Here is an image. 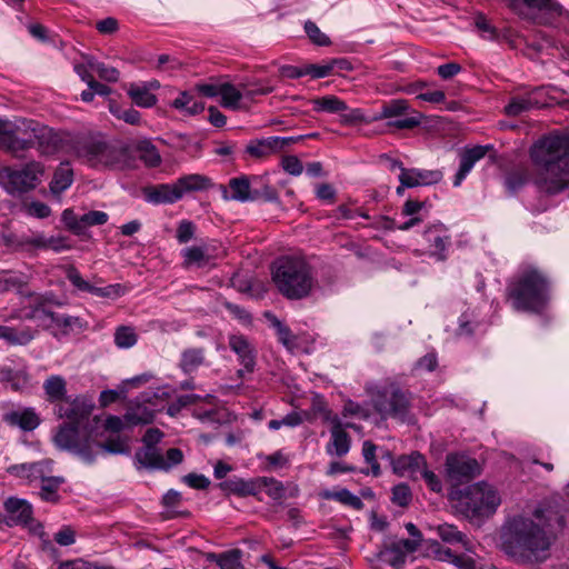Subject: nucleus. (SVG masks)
<instances>
[{"instance_id": "nucleus-1", "label": "nucleus", "mask_w": 569, "mask_h": 569, "mask_svg": "<svg viewBox=\"0 0 569 569\" xmlns=\"http://www.w3.org/2000/svg\"><path fill=\"white\" fill-rule=\"evenodd\" d=\"M536 167L535 184L542 192L557 194L569 188V141L550 134L538 140L530 149Z\"/></svg>"}, {"instance_id": "nucleus-2", "label": "nucleus", "mask_w": 569, "mask_h": 569, "mask_svg": "<svg viewBox=\"0 0 569 569\" xmlns=\"http://www.w3.org/2000/svg\"><path fill=\"white\" fill-rule=\"evenodd\" d=\"M507 298L517 311L540 312L550 299L549 280L536 267H523L508 283Z\"/></svg>"}, {"instance_id": "nucleus-3", "label": "nucleus", "mask_w": 569, "mask_h": 569, "mask_svg": "<svg viewBox=\"0 0 569 569\" xmlns=\"http://www.w3.org/2000/svg\"><path fill=\"white\" fill-rule=\"evenodd\" d=\"M272 279L279 291L290 299L306 297L313 284L310 268L301 258L279 259L272 272Z\"/></svg>"}, {"instance_id": "nucleus-4", "label": "nucleus", "mask_w": 569, "mask_h": 569, "mask_svg": "<svg viewBox=\"0 0 569 569\" xmlns=\"http://www.w3.org/2000/svg\"><path fill=\"white\" fill-rule=\"evenodd\" d=\"M72 149L76 157L91 167H108L114 169L131 167V161L126 149L109 146L102 141L81 138L74 142Z\"/></svg>"}, {"instance_id": "nucleus-5", "label": "nucleus", "mask_w": 569, "mask_h": 569, "mask_svg": "<svg viewBox=\"0 0 569 569\" xmlns=\"http://www.w3.org/2000/svg\"><path fill=\"white\" fill-rule=\"evenodd\" d=\"M502 551L519 565L541 562L549 557L552 536H501Z\"/></svg>"}, {"instance_id": "nucleus-6", "label": "nucleus", "mask_w": 569, "mask_h": 569, "mask_svg": "<svg viewBox=\"0 0 569 569\" xmlns=\"http://www.w3.org/2000/svg\"><path fill=\"white\" fill-rule=\"evenodd\" d=\"M47 129L32 120L19 119L9 121L0 119V148L12 153L24 150L40 138Z\"/></svg>"}, {"instance_id": "nucleus-7", "label": "nucleus", "mask_w": 569, "mask_h": 569, "mask_svg": "<svg viewBox=\"0 0 569 569\" xmlns=\"http://www.w3.org/2000/svg\"><path fill=\"white\" fill-rule=\"evenodd\" d=\"M210 179L199 173L180 177L173 183H162L144 190L146 199L152 203H173L186 193L204 190L210 187Z\"/></svg>"}, {"instance_id": "nucleus-8", "label": "nucleus", "mask_w": 569, "mask_h": 569, "mask_svg": "<svg viewBox=\"0 0 569 569\" xmlns=\"http://www.w3.org/2000/svg\"><path fill=\"white\" fill-rule=\"evenodd\" d=\"M54 443L62 450L73 452L86 463L94 461L93 445L87 425L63 423L54 436Z\"/></svg>"}, {"instance_id": "nucleus-9", "label": "nucleus", "mask_w": 569, "mask_h": 569, "mask_svg": "<svg viewBox=\"0 0 569 569\" xmlns=\"http://www.w3.org/2000/svg\"><path fill=\"white\" fill-rule=\"evenodd\" d=\"M500 503L497 491L485 482L469 486L460 497V507L470 518L488 516Z\"/></svg>"}, {"instance_id": "nucleus-10", "label": "nucleus", "mask_w": 569, "mask_h": 569, "mask_svg": "<svg viewBox=\"0 0 569 569\" xmlns=\"http://www.w3.org/2000/svg\"><path fill=\"white\" fill-rule=\"evenodd\" d=\"M388 119V126L397 130L413 129L421 123L422 114L410 108L405 99H392L381 106L379 113L372 116L373 121Z\"/></svg>"}, {"instance_id": "nucleus-11", "label": "nucleus", "mask_w": 569, "mask_h": 569, "mask_svg": "<svg viewBox=\"0 0 569 569\" xmlns=\"http://www.w3.org/2000/svg\"><path fill=\"white\" fill-rule=\"evenodd\" d=\"M7 244L21 252H33L37 250H53L60 252L69 249L63 237H46L43 232L31 231L6 237Z\"/></svg>"}, {"instance_id": "nucleus-12", "label": "nucleus", "mask_w": 569, "mask_h": 569, "mask_svg": "<svg viewBox=\"0 0 569 569\" xmlns=\"http://www.w3.org/2000/svg\"><path fill=\"white\" fill-rule=\"evenodd\" d=\"M43 174V167L39 162H30L19 170L4 167L0 170V184L9 193H21L33 189Z\"/></svg>"}, {"instance_id": "nucleus-13", "label": "nucleus", "mask_w": 569, "mask_h": 569, "mask_svg": "<svg viewBox=\"0 0 569 569\" xmlns=\"http://www.w3.org/2000/svg\"><path fill=\"white\" fill-rule=\"evenodd\" d=\"M372 403L381 417H399L402 418L409 407L408 398L397 388L390 386L388 388L371 387L368 388Z\"/></svg>"}, {"instance_id": "nucleus-14", "label": "nucleus", "mask_w": 569, "mask_h": 569, "mask_svg": "<svg viewBox=\"0 0 569 569\" xmlns=\"http://www.w3.org/2000/svg\"><path fill=\"white\" fill-rule=\"evenodd\" d=\"M224 249L218 242H208L199 246L186 247L181 250L184 269L213 267L216 260L224 256Z\"/></svg>"}, {"instance_id": "nucleus-15", "label": "nucleus", "mask_w": 569, "mask_h": 569, "mask_svg": "<svg viewBox=\"0 0 569 569\" xmlns=\"http://www.w3.org/2000/svg\"><path fill=\"white\" fill-rule=\"evenodd\" d=\"M93 408V401L87 396H69L54 407V413L61 419H67V423L88 425Z\"/></svg>"}, {"instance_id": "nucleus-16", "label": "nucleus", "mask_w": 569, "mask_h": 569, "mask_svg": "<svg viewBox=\"0 0 569 569\" xmlns=\"http://www.w3.org/2000/svg\"><path fill=\"white\" fill-rule=\"evenodd\" d=\"M44 298L40 295L32 293L30 295V302L34 305V309L26 313V318L34 319L39 318L40 315H46L50 317L52 323L63 333L68 335L74 330H82L83 323L78 317L67 316V315H58L53 312H48L43 309Z\"/></svg>"}, {"instance_id": "nucleus-17", "label": "nucleus", "mask_w": 569, "mask_h": 569, "mask_svg": "<svg viewBox=\"0 0 569 569\" xmlns=\"http://www.w3.org/2000/svg\"><path fill=\"white\" fill-rule=\"evenodd\" d=\"M68 280L79 291L89 292L101 298H118L124 295V287L116 283L107 287H96L86 281L78 269L73 266H67L64 268Z\"/></svg>"}, {"instance_id": "nucleus-18", "label": "nucleus", "mask_w": 569, "mask_h": 569, "mask_svg": "<svg viewBox=\"0 0 569 569\" xmlns=\"http://www.w3.org/2000/svg\"><path fill=\"white\" fill-rule=\"evenodd\" d=\"M446 470L451 480L465 481L480 475L481 468L473 458L463 455H448Z\"/></svg>"}, {"instance_id": "nucleus-19", "label": "nucleus", "mask_w": 569, "mask_h": 569, "mask_svg": "<svg viewBox=\"0 0 569 569\" xmlns=\"http://www.w3.org/2000/svg\"><path fill=\"white\" fill-rule=\"evenodd\" d=\"M426 242L427 253L437 260L443 261L447 258L446 251L450 246V236L442 223L429 226L422 234Z\"/></svg>"}, {"instance_id": "nucleus-20", "label": "nucleus", "mask_w": 569, "mask_h": 569, "mask_svg": "<svg viewBox=\"0 0 569 569\" xmlns=\"http://www.w3.org/2000/svg\"><path fill=\"white\" fill-rule=\"evenodd\" d=\"M418 546V539H401L398 542L386 543L379 557L395 569H400L406 562V557L415 552Z\"/></svg>"}, {"instance_id": "nucleus-21", "label": "nucleus", "mask_w": 569, "mask_h": 569, "mask_svg": "<svg viewBox=\"0 0 569 569\" xmlns=\"http://www.w3.org/2000/svg\"><path fill=\"white\" fill-rule=\"evenodd\" d=\"M4 506L8 512V523L10 526H22L30 531L38 530L39 523L31 518V506L26 500L9 498Z\"/></svg>"}, {"instance_id": "nucleus-22", "label": "nucleus", "mask_w": 569, "mask_h": 569, "mask_svg": "<svg viewBox=\"0 0 569 569\" xmlns=\"http://www.w3.org/2000/svg\"><path fill=\"white\" fill-rule=\"evenodd\" d=\"M300 139H302V137H268L266 139L252 140L247 144L246 151L253 158H267L273 153L281 151L284 147L289 146L290 143L297 142Z\"/></svg>"}, {"instance_id": "nucleus-23", "label": "nucleus", "mask_w": 569, "mask_h": 569, "mask_svg": "<svg viewBox=\"0 0 569 569\" xmlns=\"http://www.w3.org/2000/svg\"><path fill=\"white\" fill-rule=\"evenodd\" d=\"M399 167L401 169L399 174L400 183L407 188L429 186L442 179V173L439 170L406 169L400 163Z\"/></svg>"}, {"instance_id": "nucleus-24", "label": "nucleus", "mask_w": 569, "mask_h": 569, "mask_svg": "<svg viewBox=\"0 0 569 569\" xmlns=\"http://www.w3.org/2000/svg\"><path fill=\"white\" fill-rule=\"evenodd\" d=\"M388 458L391 461L393 472L400 477H415L417 473H420L423 467H426V459L419 452L402 455L396 459H392L391 455H388Z\"/></svg>"}, {"instance_id": "nucleus-25", "label": "nucleus", "mask_w": 569, "mask_h": 569, "mask_svg": "<svg viewBox=\"0 0 569 569\" xmlns=\"http://www.w3.org/2000/svg\"><path fill=\"white\" fill-rule=\"evenodd\" d=\"M229 347L238 356L244 369L252 372L256 366V352L249 340L242 335H232L229 337Z\"/></svg>"}, {"instance_id": "nucleus-26", "label": "nucleus", "mask_w": 569, "mask_h": 569, "mask_svg": "<svg viewBox=\"0 0 569 569\" xmlns=\"http://www.w3.org/2000/svg\"><path fill=\"white\" fill-rule=\"evenodd\" d=\"M0 382L14 391H22L30 386V376L24 366L3 365L0 367Z\"/></svg>"}, {"instance_id": "nucleus-27", "label": "nucleus", "mask_w": 569, "mask_h": 569, "mask_svg": "<svg viewBox=\"0 0 569 569\" xmlns=\"http://www.w3.org/2000/svg\"><path fill=\"white\" fill-rule=\"evenodd\" d=\"M535 520L522 515L515 516L506 522L507 533H538L545 531V527H540L545 518L540 511L535 513Z\"/></svg>"}, {"instance_id": "nucleus-28", "label": "nucleus", "mask_w": 569, "mask_h": 569, "mask_svg": "<svg viewBox=\"0 0 569 569\" xmlns=\"http://www.w3.org/2000/svg\"><path fill=\"white\" fill-rule=\"evenodd\" d=\"M331 440L327 445V452L329 455L342 457L349 452L351 440L337 417L331 419Z\"/></svg>"}, {"instance_id": "nucleus-29", "label": "nucleus", "mask_w": 569, "mask_h": 569, "mask_svg": "<svg viewBox=\"0 0 569 569\" xmlns=\"http://www.w3.org/2000/svg\"><path fill=\"white\" fill-rule=\"evenodd\" d=\"M489 149V146H476L461 152L460 168L453 181L456 187L461 184L462 180L471 171L475 163L481 160L487 154Z\"/></svg>"}, {"instance_id": "nucleus-30", "label": "nucleus", "mask_w": 569, "mask_h": 569, "mask_svg": "<svg viewBox=\"0 0 569 569\" xmlns=\"http://www.w3.org/2000/svg\"><path fill=\"white\" fill-rule=\"evenodd\" d=\"M222 197L224 200H234L239 202L254 200V196L251 193L249 177L241 176L231 178L228 183V189H223Z\"/></svg>"}, {"instance_id": "nucleus-31", "label": "nucleus", "mask_w": 569, "mask_h": 569, "mask_svg": "<svg viewBox=\"0 0 569 569\" xmlns=\"http://www.w3.org/2000/svg\"><path fill=\"white\" fill-rule=\"evenodd\" d=\"M43 391L48 402L58 403L64 401L68 396L67 380L60 375H51L43 381Z\"/></svg>"}, {"instance_id": "nucleus-32", "label": "nucleus", "mask_w": 569, "mask_h": 569, "mask_svg": "<svg viewBox=\"0 0 569 569\" xmlns=\"http://www.w3.org/2000/svg\"><path fill=\"white\" fill-rule=\"evenodd\" d=\"M226 495L238 497L257 496V478L244 480L242 478H231L218 485Z\"/></svg>"}, {"instance_id": "nucleus-33", "label": "nucleus", "mask_w": 569, "mask_h": 569, "mask_svg": "<svg viewBox=\"0 0 569 569\" xmlns=\"http://www.w3.org/2000/svg\"><path fill=\"white\" fill-rule=\"evenodd\" d=\"M3 419L8 425L27 431L36 429L40 423V419L32 408L10 411L4 415Z\"/></svg>"}, {"instance_id": "nucleus-34", "label": "nucleus", "mask_w": 569, "mask_h": 569, "mask_svg": "<svg viewBox=\"0 0 569 569\" xmlns=\"http://www.w3.org/2000/svg\"><path fill=\"white\" fill-rule=\"evenodd\" d=\"M220 104L223 108L231 110H240L242 106V100L246 98L242 82L239 86H234L230 82L220 83Z\"/></svg>"}, {"instance_id": "nucleus-35", "label": "nucleus", "mask_w": 569, "mask_h": 569, "mask_svg": "<svg viewBox=\"0 0 569 569\" xmlns=\"http://www.w3.org/2000/svg\"><path fill=\"white\" fill-rule=\"evenodd\" d=\"M208 559L212 560L220 569H246L242 563V552L239 549L211 553Z\"/></svg>"}, {"instance_id": "nucleus-36", "label": "nucleus", "mask_w": 569, "mask_h": 569, "mask_svg": "<svg viewBox=\"0 0 569 569\" xmlns=\"http://www.w3.org/2000/svg\"><path fill=\"white\" fill-rule=\"evenodd\" d=\"M206 362L202 348H188L182 351L179 366L184 373L197 371Z\"/></svg>"}, {"instance_id": "nucleus-37", "label": "nucleus", "mask_w": 569, "mask_h": 569, "mask_svg": "<svg viewBox=\"0 0 569 569\" xmlns=\"http://www.w3.org/2000/svg\"><path fill=\"white\" fill-rule=\"evenodd\" d=\"M127 93L132 102L140 108H151L158 101L156 94L150 92L148 87L142 86V83H130Z\"/></svg>"}, {"instance_id": "nucleus-38", "label": "nucleus", "mask_w": 569, "mask_h": 569, "mask_svg": "<svg viewBox=\"0 0 569 569\" xmlns=\"http://www.w3.org/2000/svg\"><path fill=\"white\" fill-rule=\"evenodd\" d=\"M73 181V170L68 162H62L56 170L50 190L52 193L59 194L67 190Z\"/></svg>"}, {"instance_id": "nucleus-39", "label": "nucleus", "mask_w": 569, "mask_h": 569, "mask_svg": "<svg viewBox=\"0 0 569 569\" xmlns=\"http://www.w3.org/2000/svg\"><path fill=\"white\" fill-rule=\"evenodd\" d=\"M319 496L322 499L336 500L356 510H360L363 507V502L361 501V499L358 496L350 492L348 489L323 490L319 493Z\"/></svg>"}, {"instance_id": "nucleus-40", "label": "nucleus", "mask_w": 569, "mask_h": 569, "mask_svg": "<svg viewBox=\"0 0 569 569\" xmlns=\"http://www.w3.org/2000/svg\"><path fill=\"white\" fill-rule=\"evenodd\" d=\"M172 107L189 116L199 114L204 110V103L196 100L189 91L180 92L179 97L172 101Z\"/></svg>"}, {"instance_id": "nucleus-41", "label": "nucleus", "mask_w": 569, "mask_h": 569, "mask_svg": "<svg viewBox=\"0 0 569 569\" xmlns=\"http://www.w3.org/2000/svg\"><path fill=\"white\" fill-rule=\"evenodd\" d=\"M317 112L338 113L348 109L346 102L336 96H323L310 100Z\"/></svg>"}, {"instance_id": "nucleus-42", "label": "nucleus", "mask_w": 569, "mask_h": 569, "mask_svg": "<svg viewBox=\"0 0 569 569\" xmlns=\"http://www.w3.org/2000/svg\"><path fill=\"white\" fill-rule=\"evenodd\" d=\"M134 151L147 167L154 168L161 163V156L158 149L149 140L139 141L134 147Z\"/></svg>"}, {"instance_id": "nucleus-43", "label": "nucleus", "mask_w": 569, "mask_h": 569, "mask_svg": "<svg viewBox=\"0 0 569 569\" xmlns=\"http://www.w3.org/2000/svg\"><path fill=\"white\" fill-rule=\"evenodd\" d=\"M261 491H264L273 500H280L284 497L282 483L273 478H257V495Z\"/></svg>"}, {"instance_id": "nucleus-44", "label": "nucleus", "mask_w": 569, "mask_h": 569, "mask_svg": "<svg viewBox=\"0 0 569 569\" xmlns=\"http://www.w3.org/2000/svg\"><path fill=\"white\" fill-rule=\"evenodd\" d=\"M137 461L148 468H158L162 469V455L156 447L149 446L144 447L142 450L136 453Z\"/></svg>"}, {"instance_id": "nucleus-45", "label": "nucleus", "mask_w": 569, "mask_h": 569, "mask_svg": "<svg viewBox=\"0 0 569 569\" xmlns=\"http://www.w3.org/2000/svg\"><path fill=\"white\" fill-rule=\"evenodd\" d=\"M153 418L154 410L141 405L130 408L124 415V420L128 425L150 423Z\"/></svg>"}, {"instance_id": "nucleus-46", "label": "nucleus", "mask_w": 569, "mask_h": 569, "mask_svg": "<svg viewBox=\"0 0 569 569\" xmlns=\"http://www.w3.org/2000/svg\"><path fill=\"white\" fill-rule=\"evenodd\" d=\"M28 283V277L12 271H0V292L21 288Z\"/></svg>"}, {"instance_id": "nucleus-47", "label": "nucleus", "mask_w": 569, "mask_h": 569, "mask_svg": "<svg viewBox=\"0 0 569 569\" xmlns=\"http://www.w3.org/2000/svg\"><path fill=\"white\" fill-rule=\"evenodd\" d=\"M508 6L518 14H522V8L527 7L537 10H552L555 8L553 0H506Z\"/></svg>"}, {"instance_id": "nucleus-48", "label": "nucleus", "mask_w": 569, "mask_h": 569, "mask_svg": "<svg viewBox=\"0 0 569 569\" xmlns=\"http://www.w3.org/2000/svg\"><path fill=\"white\" fill-rule=\"evenodd\" d=\"M138 341V336L132 327L120 326L114 332V343L118 348L128 349Z\"/></svg>"}, {"instance_id": "nucleus-49", "label": "nucleus", "mask_w": 569, "mask_h": 569, "mask_svg": "<svg viewBox=\"0 0 569 569\" xmlns=\"http://www.w3.org/2000/svg\"><path fill=\"white\" fill-rule=\"evenodd\" d=\"M271 323L277 330L279 341L288 349L295 350L297 348V337L291 330L279 321L276 317L271 318Z\"/></svg>"}, {"instance_id": "nucleus-50", "label": "nucleus", "mask_w": 569, "mask_h": 569, "mask_svg": "<svg viewBox=\"0 0 569 569\" xmlns=\"http://www.w3.org/2000/svg\"><path fill=\"white\" fill-rule=\"evenodd\" d=\"M63 482L60 478H47L41 481L40 497L44 501L56 502L59 499L58 489Z\"/></svg>"}, {"instance_id": "nucleus-51", "label": "nucleus", "mask_w": 569, "mask_h": 569, "mask_svg": "<svg viewBox=\"0 0 569 569\" xmlns=\"http://www.w3.org/2000/svg\"><path fill=\"white\" fill-rule=\"evenodd\" d=\"M93 445V453L97 456L99 449H103L110 453H123L127 451V443L120 437H114L108 439L104 443H98L93 438H91Z\"/></svg>"}, {"instance_id": "nucleus-52", "label": "nucleus", "mask_w": 569, "mask_h": 569, "mask_svg": "<svg viewBox=\"0 0 569 569\" xmlns=\"http://www.w3.org/2000/svg\"><path fill=\"white\" fill-rule=\"evenodd\" d=\"M109 110L114 117L123 120L124 122H127L129 124H139L140 123V112L133 108L122 109L114 101H110Z\"/></svg>"}, {"instance_id": "nucleus-53", "label": "nucleus", "mask_w": 569, "mask_h": 569, "mask_svg": "<svg viewBox=\"0 0 569 569\" xmlns=\"http://www.w3.org/2000/svg\"><path fill=\"white\" fill-rule=\"evenodd\" d=\"M437 557L440 560H448L455 563L459 569H476L475 562L471 559L462 558L456 555L451 549H440L438 548L436 551Z\"/></svg>"}, {"instance_id": "nucleus-54", "label": "nucleus", "mask_w": 569, "mask_h": 569, "mask_svg": "<svg viewBox=\"0 0 569 569\" xmlns=\"http://www.w3.org/2000/svg\"><path fill=\"white\" fill-rule=\"evenodd\" d=\"M535 106L530 98H515L505 107V111L508 116L517 117Z\"/></svg>"}, {"instance_id": "nucleus-55", "label": "nucleus", "mask_w": 569, "mask_h": 569, "mask_svg": "<svg viewBox=\"0 0 569 569\" xmlns=\"http://www.w3.org/2000/svg\"><path fill=\"white\" fill-rule=\"evenodd\" d=\"M89 67L91 71L96 72L102 80L116 82L119 79V71L113 67L98 61H90Z\"/></svg>"}, {"instance_id": "nucleus-56", "label": "nucleus", "mask_w": 569, "mask_h": 569, "mask_svg": "<svg viewBox=\"0 0 569 569\" xmlns=\"http://www.w3.org/2000/svg\"><path fill=\"white\" fill-rule=\"evenodd\" d=\"M340 114V122L345 126H355L358 123H371L372 117H366L361 109L346 110Z\"/></svg>"}, {"instance_id": "nucleus-57", "label": "nucleus", "mask_w": 569, "mask_h": 569, "mask_svg": "<svg viewBox=\"0 0 569 569\" xmlns=\"http://www.w3.org/2000/svg\"><path fill=\"white\" fill-rule=\"evenodd\" d=\"M305 31L311 42L316 46H329L330 39L327 34H325L318 26L312 21H307L305 23Z\"/></svg>"}, {"instance_id": "nucleus-58", "label": "nucleus", "mask_w": 569, "mask_h": 569, "mask_svg": "<svg viewBox=\"0 0 569 569\" xmlns=\"http://www.w3.org/2000/svg\"><path fill=\"white\" fill-rule=\"evenodd\" d=\"M246 98L253 99L256 96H264L273 91V87L260 81L254 83L242 82Z\"/></svg>"}, {"instance_id": "nucleus-59", "label": "nucleus", "mask_w": 569, "mask_h": 569, "mask_svg": "<svg viewBox=\"0 0 569 569\" xmlns=\"http://www.w3.org/2000/svg\"><path fill=\"white\" fill-rule=\"evenodd\" d=\"M336 62H325L322 64H307L305 66L306 76L310 74L312 78H325L333 73Z\"/></svg>"}, {"instance_id": "nucleus-60", "label": "nucleus", "mask_w": 569, "mask_h": 569, "mask_svg": "<svg viewBox=\"0 0 569 569\" xmlns=\"http://www.w3.org/2000/svg\"><path fill=\"white\" fill-rule=\"evenodd\" d=\"M196 233V224L190 220H181L177 227L176 238L179 243L189 242Z\"/></svg>"}, {"instance_id": "nucleus-61", "label": "nucleus", "mask_w": 569, "mask_h": 569, "mask_svg": "<svg viewBox=\"0 0 569 569\" xmlns=\"http://www.w3.org/2000/svg\"><path fill=\"white\" fill-rule=\"evenodd\" d=\"M151 373L144 372L133 378L126 379L119 385L120 392L126 395L131 389H136L141 387L142 385L148 383L151 380Z\"/></svg>"}, {"instance_id": "nucleus-62", "label": "nucleus", "mask_w": 569, "mask_h": 569, "mask_svg": "<svg viewBox=\"0 0 569 569\" xmlns=\"http://www.w3.org/2000/svg\"><path fill=\"white\" fill-rule=\"evenodd\" d=\"M62 222L66 227L72 232L80 234L82 232V221L81 217L78 218L77 214L71 209L63 210L61 214Z\"/></svg>"}, {"instance_id": "nucleus-63", "label": "nucleus", "mask_w": 569, "mask_h": 569, "mask_svg": "<svg viewBox=\"0 0 569 569\" xmlns=\"http://www.w3.org/2000/svg\"><path fill=\"white\" fill-rule=\"evenodd\" d=\"M392 501L400 506L406 507L411 501V491L407 485H398L392 489Z\"/></svg>"}, {"instance_id": "nucleus-64", "label": "nucleus", "mask_w": 569, "mask_h": 569, "mask_svg": "<svg viewBox=\"0 0 569 569\" xmlns=\"http://www.w3.org/2000/svg\"><path fill=\"white\" fill-rule=\"evenodd\" d=\"M58 569H112L108 566H98L96 563L87 562L82 559H76L70 561H64L60 563Z\"/></svg>"}]
</instances>
